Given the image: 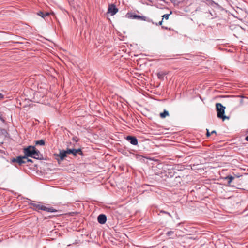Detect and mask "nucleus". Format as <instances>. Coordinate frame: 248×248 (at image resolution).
<instances>
[{
	"instance_id": "f257e3e1",
	"label": "nucleus",
	"mask_w": 248,
	"mask_h": 248,
	"mask_svg": "<svg viewBox=\"0 0 248 248\" xmlns=\"http://www.w3.org/2000/svg\"><path fill=\"white\" fill-rule=\"evenodd\" d=\"M30 201V202L29 203V204L31 205L32 206V208L33 209V210L38 211L39 210L45 211L48 212H57V210L52 207H47L40 203L39 202H36L35 203L34 202V201H31V200H29Z\"/></svg>"
},
{
	"instance_id": "f03ea898",
	"label": "nucleus",
	"mask_w": 248,
	"mask_h": 248,
	"mask_svg": "<svg viewBox=\"0 0 248 248\" xmlns=\"http://www.w3.org/2000/svg\"><path fill=\"white\" fill-rule=\"evenodd\" d=\"M216 109L217 111V116L219 118H221L223 120H225V118H227L226 116L224 115L225 113V107H224L221 103H217L216 104Z\"/></svg>"
},
{
	"instance_id": "7ed1b4c3",
	"label": "nucleus",
	"mask_w": 248,
	"mask_h": 248,
	"mask_svg": "<svg viewBox=\"0 0 248 248\" xmlns=\"http://www.w3.org/2000/svg\"><path fill=\"white\" fill-rule=\"evenodd\" d=\"M36 150V148L33 146H29L24 149V153L27 158L28 157H32L34 155V153Z\"/></svg>"
},
{
	"instance_id": "20e7f679",
	"label": "nucleus",
	"mask_w": 248,
	"mask_h": 248,
	"mask_svg": "<svg viewBox=\"0 0 248 248\" xmlns=\"http://www.w3.org/2000/svg\"><path fill=\"white\" fill-rule=\"evenodd\" d=\"M67 152L68 154H72L74 156H77V154H79L81 155H83L82 151L81 149L78 148L76 149H67Z\"/></svg>"
},
{
	"instance_id": "39448f33",
	"label": "nucleus",
	"mask_w": 248,
	"mask_h": 248,
	"mask_svg": "<svg viewBox=\"0 0 248 248\" xmlns=\"http://www.w3.org/2000/svg\"><path fill=\"white\" fill-rule=\"evenodd\" d=\"M126 16L128 18H130L132 19H136L138 20H146V17L144 16H138L136 14H134L131 13H128L126 15Z\"/></svg>"
},
{
	"instance_id": "423d86ee",
	"label": "nucleus",
	"mask_w": 248,
	"mask_h": 248,
	"mask_svg": "<svg viewBox=\"0 0 248 248\" xmlns=\"http://www.w3.org/2000/svg\"><path fill=\"white\" fill-rule=\"evenodd\" d=\"M24 159H27L25 155L23 156H19L16 158H13L11 159V162L12 163L17 162L19 165H21L26 163V161L24 160Z\"/></svg>"
},
{
	"instance_id": "0eeeda50",
	"label": "nucleus",
	"mask_w": 248,
	"mask_h": 248,
	"mask_svg": "<svg viewBox=\"0 0 248 248\" xmlns=\"http://www.w3.org/2000/svg\"><path fill=\"white\" fill-rule=\"evenodd\" d=\"M126 139L132 145H136L138 144V140L134 136H127Z\"/></svg>"
},
{
	"instance_id": "6e6552de",
	"label": "nucleus",
	"mask_w": 248,
	"mask_h": 248,
	"mask_svg": "<svg viewBox=\"0 0 248 248\" xmlns=\"http://www.w3.org/2000/svg\"><path fill=\"white\" fill-rule=\"evenodd\" d=\"M68 154L67 150H60L59 154H55V155L57 157H59L61 160H63L65 157L67 156L66 155Z\"/></svg>"
},
{
	"instance_id": "1a4fd4ad",
	"label": "nucleus",
	"mask_w": 248,
	"mask_h": 248,
	"mask_svg": "<svg viewBox=\"0 0 248 248\" xmlns=\"http://www.w3.org/2000/svg\"><path fill=\"white\" fill-rule=\"evenodd\" d=\"M118 11V9L116 7V6L113 4H109V14L113 16L116 14Z\"/></svg>"
},
{
	"instance_id": "9d476101",
	"label": "nucleus",
	"mask_w": 248,
	"mask_h": 248,
	"mask_svg": "<svg viewBox=\"0 0 248 248\" xmlns=\"http://www.w3.org/2000/svg\"><path fill=\"white\" fill-rule=\"evenodd\" d=\"M97 220L100 224H103L107 221V217L104 214H100L98 216Z\"/></svg>"
},
{
	"instance_id": "9b49d317",
	"label": "nucleus",
	"mask_w": 248,
	"mask_h": 248,
	"mask_svg": "<svg viewBox=\"0 0 248 248\" xmlns=\"http://www.w3.org/2000/svg\"><path fill=\"white\" fill-rule=\"evenodd\" d=\"M32 158L38 160H42L43 159V155L40 153L39 151L36 149L34 153V155Z\"/></svg>"
},
{
	"instance_id": "f8f14e48",
	"label": "nucleus",
	"mask_w": 248,
	"mask_h": 248,
	"mask_svg": "<svg viewBox=\"0 0 248 248\" xmlns=\"http://www.w3.org/2000/svg\"><path fill=\"white\" fill-rule=\"evenodd\" d=\"M166 235L168 237H170V238H174L175 236H177V234L175 233L174 231H170L166 232Z\"/></svg>"
},
{
	"instance_id": "ddd939ff",
	"label": "nucleus",
	"mask_w": 248,
	"mask_h": 248,
	"mask_svg": "<svg viewBox=\"0 0 248 248\" xmlns=\"http://www.w3.org/2000/svg\"><path fill=\"white\" fill-rule=\"evenodd\" d=\"M234 177L232 175H228L224 178V179L228 180V184L229 186H231V183L232 181L234 179Z\"/></svg>"
},
{
	"instance_id": "4468645a",
	"label": "nucleus",
	"mask_w": 248,
	"mask_h": 248,
	"mask_svg": "<svg viewBox=\"0 0 248 248\" xmlns=\"http://www.w3.org/2000/svg\"><path fill=\"white\" fill-rule=\"evenodd\" d=\"M169 115V113L168 111L166 110H164L163 112L160 113V116L162 118H164L166 116H168Z\"/></svg>"
},
{
	"instance_id": "2eb2a0df",
	"label": "nucleus",
	"mask_w": 248,
	"mask_h": 248,
	"mask_svg": "<svg viewBox=\"0 0 248 248\" xmlns=\"http://www.w3.org/2000/svg\"><path fill=\"white\" fill-rule=\"evenodd\" d=\"M36 145H44L45 144V142L44 140H36L35 141Z\"/></svg>"
},
{
	"instance_id": "dca6fc26",
	"label": "nucleus",
	"mask_w": 248,
	"mask_h": 248,
	"mask_svg": "<svg viewBox=\"0 0 248 248\" xmlns=\"http://www.w3.org/2000/svg\"><path fill=\"white\" fill-rule=\"evenodd\" d=\"M172 14V12L171 11L170 14H165L162 16V19H163L165 18L166 20H168L169 19V16Z\"/></svg>"
},
{
	"instance_id": "f3484780",
	"label": "nucleus",
	"mask_w": 248,
	"mask_h": 248,
	"mask_svg": "<svg viewBox=\"0 0 248 248\" xmlns=\"http://www.w3.org/2000/svg\"><path fill=\"white\" fill-rule=\"evenodd\" d=\"M132 82H133V84H134L135 86H136V84L141 85L140 83V79L139 78H135V81H132Z\"/></svg>"
},
{
	"instance_id": "a211bd4d",
	"label": "nucleus",
	"mask_w": 248,
	"mask_h": 248,
	"mask_svg": "<svg viewBox=\"0 0 248 248\" xmlns=\"http://www.w3.org/2000/svg\"><path fill=\"white\" fill-rule=\"evenodd\" d=\"M167 75V73L164 72H160L158 73V78H160L161 77H164Z\"/></svg>"
},
{
	"instance_id": "6ab92c4d",
	"label": "nucleus",
	"mask_w": 248,
	"mask_h": 248,
	"mask_svg": "<svg viewBox=\"0 0 248 248\" xmlns=\"http://www.w3.org/2000/svg\"><path fill=\"white\" fill-rule=\"evenodd\" d=\"M38 15L40 16H41V17H42L43 18H44L45 17V14L43 12H39L38 13Z\"/></svg>"
},
{
	"instance_id": "aec40b11",
	"label": "nucleus",
	"mask_w": 248,
	"mask_h": 248,
	"mask_svg": "<svg viewBox=\"0 0 248 248\" xmlns=\"http://www.w3.org/2000/svg\"><path fill=\"white\" fill-rule=\"evenodd\" d=\"M72 140L76 142H77L78 141V139L77 137H73Z\"/></svg>"
},
{
	"instance_id": "412c9836",
	"label": "nucleus",
	"mask_w": 248,
	"mask_h": 248,
	"mask_svg": "<svg viewBox=\"0 0 248 248\" xmlns=\"http://www.w3.org/2000/svg\"><path fill=\"white\" fill-rule=\"evenodd\" d=\"M161 212L162 213H165V214H166L167 215H168L170 217H171V215L170 213H169V212H166V211H161Z\"/></svg>"
},
{
	"instance_id": "4be33fe9",
	"label": "nucleus",
	"mask_w": 248,
	"mask_h": 248,
	"mask_svg": "<svg viewBox=\"0 0 248 248\" xmlns=\"http://www.w3.org/2000/svg\"><path fill=\"white\" fill-rule=\"evenodd\" d=\"M211 133L209 132V130L207 129L206 136L207 137H209L211 135Z\"/></svg>"
},
{
	"instance_id": "5701e85b",
	"label": "nucleus",
	"mask_w": 248,
	"mask_h": 248,
	"mask_svg": "<svg viewBox=\"0 0 248 248\" xmlns=\"http://www.w3.org/2000/svg\"><path fill=\"white\" fill-rule=\"evenodd\" d=\"M1 132H2V133L3 134H7V132L6 130H5V129H2V130H1Z\"/></svg>"
},
{
	"instance_id": "b1692460",
	"label": "nucleus",
	"mask_w": 248,
	"mask_h": 248,
	"mask_svg": "<svg viewBox=\"0 0 248 248\" xmlns=\"http://www.w3.org/2000/svg\"><path fill=\"white\" fill-rule=\"evenodd\" d=\"M0 120H1L2 121H4V119L2 118V114L0 112Z\"/></svg>"
},
{
	"instance_id": "393cba45",
	"label": "nucleus",
	"mask_w": 248,
	"mask_h": 248,
	"mask_svg": "<svg viewBox=\"0 0 248 248\" xmlns=\"http://www.w3.org/2000/svg\"><path fill=\"white\" fill-rule=\"evenodd\" d=\"M45 17L46 16H48L49 15V13L48 12H46L45 14Z\"/></svg>"
},
{
	"instance_id": "a878e982",
	"label": "nucleus",
	"mask_w": 248,
	"mask_h": 248,
	"mask_svg": "<svg viewBox=\"0 0 248 248\" xmlns=\"http://www.w3.org/2000/svg\"><path fill=\"white\" fill-rule=\"evenodd\" d=\"M162 22H163V19H162V20L160 21L159 23H158V25H161L162 24Z\"/></svg>"
},
{
	"instance_id": "bb28decb",
	"label": "nucleus",
	"mask_w": 248,
	"mask_h": 248,
	"mask_svg": "<svg viewBox=\"0 0 248 248\" xmlns=\"http://www.w3.org/2000/svg\"><path fill=\"white\" fill-rule=\"evenodd\" d=\"M216 133H216V131L215 130H213V131H212L211 132V134H216Z\"/></svg>"
},
{
	"instance_id": "cd10ccee",
	"label": "nucleus",
	"mask_w": 248,
	"mask_h": 248,
	"mask_svg": "<svg viewBox=\"0 0 248 248\" xmlns=\"http://www.w3.org/2000/svg\"><path fill=\"white\" fill-rule=\"evenodd\" d=\"M27 162H32V160L31 159H27Z\"/></svg>"
},
{
	"instance_id": "c85d7f7f",
	"label": "nucleus",
	"mask_w": 248,
	"mask_h": 248,
	"mask_svg": "<svg viewBox=\"0 0 248 248\" xmlns=\"http://www.w3.org/2000/svg\"><path fill=\"white\" fill-rule=\"evenodd\" d=\"M245 140L247 141H248V135L246 137Z\"/></svg>"
},
{
	"instance_id": "c756f323",
	"label": "nucleus",
	"mask_w": 248,
	"mask_h": 248,
	"mask_svg": "<svg viewBox=\"0 0 248 248\" xmlns=\"http://www.w3.org/2000/svg\"><path fill=\"white\" fill-rule=\"evenodd\" d=\"M141 84H142V86H143V85L145 84V83L143 82H142V81H141Z\"/></svg>"
},
{
	"instance_id": "7c9ffc66",
	"label": "nucleus",
	"mask_w": 248,
	"mask_h": 248,
	"mask_svg": "<svg viewBox=\"0 0 248 248\" xmlns=\"http://www.w3.org/2000/svg\"><path fill=\"white\" fill-rule=\"evenodd\" d=\"M171 2H173L175 1V0H170Z\"/></svg>"
},
{
	"instance_id": "2f4dec72",
	"label": "nucleus",
	"mask_w": 248,
	"mask_h": 248,
	"mask_svg": "<svg viewBox=\"0 0 248 248\" xmlns=\"http://www.w3.org/2000/svg\"><path fill=\"white\" fill-rule=\"evenodd\" d=\"M2 94L0 93V98H2Z\"/></svg>"
},
{
	"instance_id": "473e14b6",
	"label": "nucleus",
	"mask_w": 248,
	"mask_h": 248,
	"mask_svg": "<svg viewBox=\"0 0 248 248\" xmlns=\"http://www.w3.org/2000/svg\"><path fill=\"white\" fill-rule=\"evenodd\" d=\"M190 239H194V240H195V239H196V238H193V237H190Z\"/></svg>"
},
{
	"instance_id": "72a5a7b5",
	"label": "nucleus",
	"mask_w": 248,
	"mask_h": 248,
	"mask_svg": "<svg viewBox=\"0 0 248 248\" xmlns=\"http://www.w3.org/2000/svg\"><path fill=\"white\" fill-rule=\"evenodd\" d=\"M108 13V11L106 13V15H107Z\"/></svg>"
},
{
	"instance_id": "f704fd0d",
	"label": "nucleus",
	"mask_w": 248,
	"mask_h": 248,
	"mask_svg": "<svg viewBox=\"0 0 248 248\" xmlns=\"http://www.w3.org/2000/svg\"><path fill=\"white\" fill-rule=\"evenodd\" d=\"M180 224H181V223H178V224H177V226L179 225Z\"/></svg>"
}]
</instances>
